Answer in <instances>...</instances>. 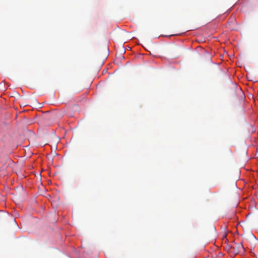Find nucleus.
I'll return each instance as SVG.
<instances>
[{"mask_svg": "<svg viewBox=\"0 0 258 258\" xmlns=\"http://www.w3.org/2000/svg\"><path fill=\"white\" fill-rule=\"evenodd\" d=\"M231 248L234 250V251L236 253H239L241 250H244L243 246L242 243L236 244L235 246H233Z\"/></svg>", "mask_w": 258, "mask_h": 258, "instance_id": "nucleus-1", "label": "nucleus"}]
</instances>
